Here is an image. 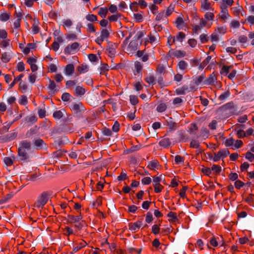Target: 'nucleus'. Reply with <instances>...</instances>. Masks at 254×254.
Masks as SVG:
<instances>
[{"instance_id":"nucleus-1","label":"nucleus","mask_w":254,"mask_h":254,"mask_svg":"<svg viewBox=\"0 0 254 254\" xmlns=\"http://www.w3.org/2000/svg\"><path fill=\"white\" fill-rule=\"evenodd\" d=\"M52 194V192L51 191L43 192L38 197L37 201L35 203V207L40 208L44 206Z\"/></svg>"},{"instance_id":"nucleus-2","label":"nucleus","mask_w":254,"mask_h":254,"mask_svg":"<svg viewBox=\"0 0 254 254\" xmlns=\"http://www.w3.org/2000/svg\"><path fill=\"white\" fill-rule=\"evenodd\" d=\"M174 11V5L170 4L166 10L159 12L156 16L155 20L157 21H165Z\"/></svg>"},{"instance_id":"nucleus-3","label":"nucleus","mask_w":254,"mask_h":254,"mask_svg":"<svg viewBox=\"0 0 254 254\" xmlns=\"http://www.w3.org/2000/svg\"><path fill=\"white\" fill-rule=\"evenodd\" d=\"M79 44L74 42L71 44L68 45L64 49V53L66 54L70 55L77 52L79 50Z\"/></svg>"},{"instance_id":"nucleus-4","label":"nucleus","mask_w":254,"mask_h":254,"mask_svg":"<svg viewBox=\"0 0 254 254\" xmlns=\"http://www.w3.org/2000/svg\"><path fill=\"white\" fill-rule=\"evenodd\" d=\"M221 11L219 14V16L223 20L226 21L230 17L227 6L225 4H222L221 5Z\"/></svg>"},{"instance_id":"nucleus-5","label":"nucleus","mask_w":254,"mask_h":254,"mask_svg":"<svg viewBox=\"0 0 254 254\" xmlns=\"http://www.w3.org/2000/svg\"><path fill=\"white\" fill-rule=\"evenodd\" d=\"M142 225V221L138 220L134 223H131L129 224V229L132 232H135L137 231Z\"/></svg>"},{"instance_id":"nucleus-6","label":"nucleus","mask_w":254,"mask_h":254,"mask_svg":"<svg viewBox=\"0 0 254 254\" xmlns=\"http://www.w3.org/2000/svg\"><path fill=\"white\" fill-rule=\"evenodd\" d=\"M201 10L202 11H213V8L208 0H203L201 2Z\"/></svg>"},{"instance_id":"nucleus-7","label":"nucleus","mask_w":254,"mask_h":254,"mask_svg":"<svg viewBox=\"0 0 254 254\" xmlns=\"http://www.w3.org/2000/svg\"><path fill=\"white\" fill-rule=\"evenodd\" d=\"M217 83V77L214 73H212L204 81L203 84L206 85H215Z\"/></svg>"},{"instance_id":"nucleus-8","label":"nucleus","mask_w":254,"mask_h":254,"mask_svg":"<svg viewBox=\"0 0 254 254\" xmlns=\"http://www.w3.org/2000/svg\"><path fill=\"white\" fill-rule=\"evenodd\" d=\"M175 24L179 30L183 29L187 25L182 16H179L177 18Z\"/></svg>"},{"instance_id":"nucleus-9","label":"nucleus","mask_w":254,"mask_h":254,"mask_svg":"<svg viewBox=\"0 0 254 254\" xmlns=\"http://www.w3.org/2000/svg\"><path fill=\"white\" fill-rule=\"evenodd\" d=\"M12 54L13 53L10 50L3 53L1 57L2 61L5 63H8L11 59Z\"/></svg>"},{"instance_id":"nucleus-10","label":"nucleus","mask_w":254,"mask_h":254,"mask_svg":"<svg viewBox=\"0 0 254 254\" xmlns=\"http://www.w3.org/2000/svg\"><path fill=\"white\" fill-rule=\"evenodd\" d=\"M142 68V64L139 62H135L134 63V74L141 77L142 75L141 70Z\"/></svg>"},{"instance_id":"nucleus-11","label":"nucleus","mask_w":254,"mask_h":254,"mask_svg":"<svg viewBox=\"0 0 254 254\" xmlns=\"http://www.w3.org/2000/svg\"><path fill=\"white\" fill-rule=\"evenodd\" d=\"M74 72V66L72 64H67L64 68V74L67 76H70Z\"/></svg>"},{"instance_id":"nucleus-12","label":"nucleus","mask_w":254,"mask_h":254,"mask_svg":"<svg viewBox=\"0 0 254 254\" xmlns=\"http://www.w3.org/2000/svg\"><path fill=\"white\" fill-rule=\"evenodd\" d=\"M28 151L25 149L18 148V156L21 160H25L28 158Z\"/></svg>"},{"instance_id":"nucleus-13","label":"nucleus","mask_w":254,"mask_h":254,"mask_svg":"<svg viewBox=\"0 0 254 254\" xmlns=\"http://www.w3.org/2000/svg\"><path fill=\"white\" fill-rule=\"evenodd\" d=\"M49 83L48 88L51 92L55 93L59 90L60 87L57 85L54 81L50 79Z\"/></svg>"},{"instance_id":"nucleus-14","label":"nucleus","mask_w":254,"mask_h":254,"mask_svg":"<svg viewBox=\"0 0 254 254\" xmlns=\"http://www.w3.org/2000/svg\"><path fill=\"white\" fill-rule=\"evenodd\" d=\"M18 148L29 151L31 149V143L29 141L27 140L22 141L19 144V147Z\"/></svg>"},{"instance_id":"nucleus-15","label":"nucleus","mask_w":254,"mask_h":254,"mask_svg":"<svg viewBox=\"0 0 254 254\" xmlns=\"http://www.w3.org/2000/svg\"><path fill=\"white\" fill-rule=\"evenodd\" d=\"M148 167L152 170H158L159 168V163L157 160H154L148 163Z\"/></svg>"},{"instance_id":"nucleus-16","label":"nucleus","mask_w":254,"mask_h":254,"mask_svg":"<svg viewBox=\"0 0 254 254\" xmlns=\"http://www.w3.org/2000/svg\"><path fill=\"white\" fill-rule=\"evenodd\" d=\"M82 105L81 103H72L70 106V109L72 111L75 113H77L80 111V108Z\"/></svg>"},{"instance_id":"nucleus-17","label":"nucleus","mask_w":254,"mask_h":254,"mask_svg":"<svg viewBox=\"0 0 254 254\" xmlns=\"http://www.w3.org/2000/svg\"><path fill=\"white\" fill-rule=\"evenodd\" d=\"M82 218V217L81 215L78 216L69 215L68 221L70 223H78Z\"/></svg>"},{"instance_id":"nucleus-18","label":"nucleus","mask_w":254,"mask_h":254,"mask_svg":"<svg viewBox=\"0 0 254 254\" xmlns=\"http://www.w3.org/2000/svg\"><path fill=\"white\" fill-rule=\"evenodd\" d=\"M11 44V42L9 39L1 40L0 41V47L2 49L9 48Z\"/></svg>"},{"instance_id":"nucleus-19","label":"nucleus","mask_w":254,"mask_h":254,"mask_svg":"<svg viewBox=\"0 0 254 254\" xmlns=\"http://www.w3.org/2000/svg\"><path fill=\"white\" fill-rule=\"evenodd\" d=\"M35 47H36L35 44L32 43H29L23 49V50H22V52L24 54L27 55L29 53V52H30V51L31 50L35 49Z\"/></svg>"},{"instance_id":"nucleus-20","label":"nucleus","mask_w":254,"mask_h":254,"mask_svg":"<svg viewBox=\"0 0 254 254\" xmlns=\"http://www.w3.org/2000/svg\"><path fill=\"white\" fill-rule=\"evenodd\" d=\"M74 92L76 96H82L85 93V89L81 86H77L75 89Z\"/></svg>"},{"instance_id":"nucleus-21","label":"nucleus","mask_w":254,"mask_h":254,"mask_svg":"<svg viewBox=\"0 0 254 254\" xmlns=\"http://www.w3.org/2000/svg\"><path fill=\"white\" fill-rule=\"evenodd\" d=\"M205 76L204 74L196 77L194 79V83L196 85H200L202 83L203 84L205 80Z\"/></svg>"},{"instance_id":"nucleus-22","label":"nucleus","mask_w":254,"mask_h":254,"mask_svg":"<svg viewBox=\"0 0 254 254\" xmlns=\"http://www.w3.org/2000/svg\"><path fill=\"white\" fill-rule=\"evenodd\" d=\"M73 22L70 19H64L62 20V25L65 29L70 28Z\"/></svg>"},{"instance_id":"nucleus-23","label":"nucleus","mask_w":254,"mask_h":254,"mask_svg":"<svg viewBox=\"0 0 254 254\" xmlns=\"http://www.w3.org/2000/svg\"><path fill=\"white\" fill-rule=\"evenodd\" d=\"M171 55L174 56L177 58H182L186 56V52L184 51L181 50H176L175 51H172L171 53Z\"/></svg>"},{"instance_id":"nucleus-24","label":"nucleus","mask_w":254,"mask_h":254,"mask_svg":"<svg viewBox=\"0 0 254 254\" xmlns=\"http://www.w3.org/2000/svg\"><path fill=\"white\" fill-rule=\"evenodd\" d=\"M159 144L161 146H162V147L165 148V147L169 146L170 145L171 142L169 138H164L162 139L159 141Z\"/></svg>"},{"instance_id":"nucleus-25","label":"nucleus","mask_w":254,"mask_h":254,"mask_svg":"<svg viewBox=\"0 0 254 254\" xmlns=\"http://www.w3.org/2000/svg\"><path fill=\"white\" fill-rule=\"evenodd\" d=\"M88 70V66L86 64H82L77 67V70L80 73H86Z\"/></svg>"},{"instance_id":"nucleus-26","label":"nucleus","mask_w":254,"mask_h":254,"mask_svg":"<svg viewBox=\"0 0 254 254\" xmlns=\"http://www.w3.org/2000/svg\"><path fill=\"white\" fill-rule=\"evenodd\" d=\"M87 243L84 241H82L80 243L78 244V246L76 247H74L73 248V252L76 253L77 251H78L79 250H80L81 248L85 247L87 245Z\"/></svg>"},{"instance_id":"nucleus-27","label":"nucleus","mask_w":254,"mask_h":254,"mask_svg":"<svg viewBox=\"0 0 254 254\" xmlns=\"http://www.w3.org/2000/svg\"><path fill=\"white\" fill-rule=\"evenodd\" d=\"M64 112V110L56 111L53 113V117L55 119H60L63 117Z\"/></svg>"},{"instance_id":"nucleus-28","label":"nucleus","mask_w":254,"mask_h":254,"mask_svg":"<svg viewBox=\"0 0 254 254\" xmlns=\"http://www.w3.org/2000/svg\"><path fill=\"white\" fill-rule=\"evenodd\" d=\"M145 80L149 84L154 85L156 83L155 77L152 75H148Z\"/></svg>"},{"instance_id":"nucleus-29","label":"nucleus","mask_w":254,"mask_h":254,"mask_svg":"<svg viewBox=\"0 0 254 254\" xmlns=\"http://www.w3.org/2000/svg\"><path fill=\"white\" fill-rule=\"evenodd\" d=\"M24 75L23 74H21L18 76L14 78L13 81L9 84V88H12L15 84L18 82V81H20L22 79V78L23 77Z\"/></svg>"},{"instance_id":"nucleus-30","label":"nucleus","mask_w":254,"mask_h":254,"mask_svg":"<svg viewBox=\"0 0 254 254\" xmlns=\"http://www.w3.org/2000/svg\"><path fill=\"white\" fill-rule=\"evenodd\" d=\"M185 34L183 32H179L178 35H177L175 37V42H178L180 43H182L183 40L185 38Z\"/></svg>"},{"instance_id":"nucleus-31","label":"nucleus","mask_w":254,"mask_h":254,"mask_svg":"<svg viewBox=\"0 0 254 254\" xmlns=\"http://www.w3.org/2000/svg\"><path fill=\"white\" fill-rule=\"evenodd\" d=\"M122 15L120 13H116V14L112 15L108 17L109 20L111 22L117 21L119 18L122 17Z\"/></svg>"},{"instance_id":"nucleus-32","label":"nucleus","mask_w":254,"mask_h":254,"mask_svg":"<svg viewBox=\"0 0 254 254\" xmlns=\"http://www.w3.org/2000/svg\"><path fill=\"white\" fill-rule=\"evenodd\" d=\"M108 11V9L106 7H100L99 9V11L98 12V14L102 18H105L107 13Z\"/></svg>"},{"instance_id":"nucleus-33","label":"nucleus","mask_w":254,"mask_h":254,"mask_svg":"<svg viewBox=\"0 0 254 254\" xmlns=\"http://www.w3.org/2000/svg\"><path fill=\"white\" fill-rule=\"evenodd\" d=\"M85 18L87 21L90 22H97L98 21L96 15L93 14H88L85 16Z\"/></svg>"},{"instance_id":"nucleus-34","label":"nucleus","mask_w":254,"mask_h":254,"mask_svg":"<svg viewBox=\"0 0 254 254\" xmlns=\"http://www.w3.org/2000/svg\"><path fill=\"white\" fill-rule=\"evenodd\" d=\"M110 33L107 29H102L100 36L104 40L107 39L109 36Z\"/></svg>"},{"instance_id":"nucleus-35","label":"nucleus","mask_w":254,"mask_h":254,"mask_svg":"<svg viewBox=\"0 0 254 254\" xmlns=\"http://www.w3.org/2000/svg\"><path fill=\"white\" fill-rule=\"evenodd\" d=\"M214 17V15L213 12V11H209L208 12H206L204 15L205 19L207 20H213Z\"/></svg>"},{"instance_id":"nucleus-36","label":"nucleus","mask_w":254,"mask_h":254,"mask_svg":"<svg viewBox=\"0 0 254 254\" xmlns=\"http://www.w3.org/2000/svg\"><path fill=\"white\" fill-rule=\"evenodd\" d=\"M32 30L34 34H37L39 32V29L38 27V21L36 19L34 20V23L32 27Z\"/></svg>"},{"instance_id":"nucleus-37","label":"nucleus","mask_w":254,"mask_h":254,"mask_svg":"<svg viewBox=\"0 0 254 254\" xmlns=\"http://www.w3.org/2000/svg\"><path fill=\"white\" fill-rule=\"evenodd\" d=\"M167 109V106L165 103L159 104L156 110L160 113L164 112Z\"/></svg>"},{"instance_id":"nucleus-38","label":"nucleus","mask_w":254,"mask_h":254,"mask_svg":"<svg viewBox=\"0 0 254 254\" xmlns=\"http://www.w3.org/2000/svg\"><path fill=\"white\" fill-rule=\"evenodd\" d=\"M34 145L38 148H42L44 145V142L41 139L38 138L35 140Z\"/></svg>"},{"instance_id":"nucleus-39","label":"nucleus","mask_w":254,"mask_h":254,"mask_svg":"<svg viewBox=\"0 0 254 254\" xmlns=\"http://www.w3.org/2000/svg\"><path fill=\"white\" fill-rule=\"evenodd\" d=\"M179 68L181 70H185L188 67V64L184 61H181L178 64Z\"/></svg>"},{"instance_id":"nucleus-40","label":"nucleus","mask_w":254,"mask_h":254,"mask_svg":"<svg viewBox=\"0 0 254 254\" xmlns=\"http://www.w3.org/2000/svg\"><path fill=\"white\" fill-rule=\"evenodd\" d=\"M148 6L153 14H156L157 12L158 7L155 4L150 3Z\"/></svg>"},{"instance_id":"nucleus-41","label":"nucleus","mask_w":254,"mask_h":254,"mask_svg":"<svg viewBox=\"0 0 254 254\" xmlns=\"http://www.w3.org/2000/svg\"><path fill=\"white\" fill-rule=\"evenodd\" d=\"M230 96V92L226 91L221 94L218 97L219 99L221 101H224Z\"/></svg>"},{"instance_id":"nucleus-42","label":"nucleus","mask_w":254,"mask_h":254,"mask_svg":"<svg viewBox=\"0 0 254 254\" xmlns=\"http://www.w3.org/2000/svg\"><path fill=\"white\" fill-rule=\"evenodd\" d=\"M211 172L215 174H218L221 171V167L217 165H213L211 168Z\"/></svg>"},{"instance_id":"nucleus-43","label":"nucleus","mask_w":254,"mask_h":254,"mask_svg":"<svg viewBox=\"0 0 254 254\" xmlns=\"http://www.w3.org/2000/svg\"><path fill=\"white\" fill-rule=\"evenodd\" d=\"M87 31L89 33H95L96 30L93 24L88 23L86 25Z\"/></svg>"},{"instance_id":"nucleus-44","label":"nucleus","mask_w":254,"mask_h":254,"mask_svg":"<svg viewBox=\"0 0 254 254\" xmlns=\"http://www.w3.org/2000/svg\"><path fill=\"white\" fill-rule=\"evenodd\" d=\"M235 142V140L232 138H230L226 139L225 141V145L226 147H233L234 143Z\"/></svg>"},{"instance_id":"nucleus-45","label":"nucleus","mask_w":254,"mask_h":254,"mask_svg":"<svg viewBox=\"0 0 254 254\" xmlns=\"http://www.w3.org/2000/svg\"><path fill=\"white\" fill-rule=\"evenodd\" d=\"M243 142L241 140H237L235 141L234 143L233 147H232V149H236L240 148L243 145Z\"/></svg>"},{"instance_id":"nucleus-46","label":"nucleus","mask_w":254,"mask_h":254,"mask_svg":"<svg viewBox=\"0 0 254 254\" xmlns=\"http://www.w3.org/2000/svg\"><path fill=\"white\" fill-rule=\"evenodd\" d=\"M234 108V104L233 103H228L226 104L225 105L221 107V109L223 111H227L229 109H233Z\"/></svg>"},{"instance_id":"nucleus-47","label":"nucleus","mask_w":254,"mask_h":254,"mask_svg":"<svg viewBox=\"0 0 254 254\" xmlns=\"http://www.w3.org/2000/svg\"><path fill=\"white\" fill-rule=\"evenodd\" d=\"M210 39L212 42H217L219 40V35L214 31L211 35Z\"/></svg>"},{"instance_id":"nucleus-48","label":"nucleus","mask_w":254,"mask_h":254,"mask_svg":"<svg viewBox=\"0 0 254 254\" xmlns=\"http://www.w3.org/2000/svg\"><path fill=\"white\" fill-rule=\"evenodd\" d=\"M184 161V158L180 156L177 155L175 157V162L177 164H183Z\"/></svg>"},{"instance_id":"nucleus-49","label":"nucleus","mask_w":254,"mask_h":254,"mask_svg":"<svg viewBox=\"0 0 254 254\" xmlns=\"http://www.w3.org/2000/svg\"><path fill=\"white\" fill-rule=\"evenodd\" d=\"M199 39L202 43H205L207 42L209 40V37L206 34H202L199 36Z\"/></svg>"},{"instance_id":"nucleus-50","label":"nucleus","mask_w":254,"mask_h":254,"mask_svg":"<svg viewBox=\"0 0 254 254\" xmlns=\"http://www.w3.org/2000/svg\"><path fill=\"white\" fill-rule=\"evenodd\" d=\"M240 26V23L239 21L236 20H233L230 23V26L233 28H238Z\"/></svg>"},{"instance_id":"nucleus-51","label":"nucleus","mask_w":254,"mask_h":254,"mask_svg":"<svg viewBox=\"0 0 254 254\" xmlns=\"http://www.w3.org/2000/svg\"><path fill=\"white\" fill-rule=\"evenodd\" d=\"M168 217L171 218L170 221L175 222L177 219V215L175 213L170 211L167 215Z\"/></svg>"},{"instance_id":"nucleus-52","label":"nucleus","mask_w":254,"mask_h":254,"mask_svg":"<svg viewBox=\"0 0 254 254\" xmlns=\"http://www.w3.org/2000/svg\"><path fill=\"white\" fill-rule=\"evenodd\" d=\"M7 37V33L4 29H0V40L6 39Z\"/></svg>"},{"instance_id":"nucleus-53","label":"nucleus","mask_w":254,"mask_h":254,"mask_svg":"<svg viewBox=\"0 0 254 254\" xmlns=\"http://www.w3.org/2000/svg\"><path fill=\"white\" fill-rule=\"evenodd\" d=\"M71 96L68 93H64L62 96V99L64 102L68 101L71 98Z\"/></svg>"},{"instance_id":"nucleus-54","label":"nucleus","mask_w":254,"mask_h":254,"mask_svg":"<svg viewBox=\"0 0 254 254\" xmlns=\"http://www.w3.org/2000/svg\"><path fill=\"white\" fill-rule=\"evenodd\" d=\"M133 17L135 20L137 22L142 21L143 19L142 15L141 13H134Z\"/></svg>"},{"instance_id":"nucleus-55","label":"nucleus","mask_w":254,"mask_h":254,"mask_svg":"<svg viewBox=\"0 0 254 254\" xmlns=\"http://www.w3.org/2000/svg\"><path fill=\"white\" fill-rule=\"evenodd\" d=\"M229 154V151L227 149H223L219 151V155H220L222 158L227 156Z\"/></svg>"},{"instance_id":"nucleus-56","label":"nucleus","mask_w":254,"mask_h":254,"mask_svg":"<svg viewBox=\"0 0 254 254\" xmlns=\"http://www.w3.org/2000/svg\"><path fill=\"white\" fill-rule=\"evenodd\" d=\"M3 161L6 166H9L12 165L13 160L10 157H5L3 159Z\"/></svg>"},{"instance_id":"nucleus-57","label":"nucleus","mask_w":254,"mask_h":254,"mask_svg":"<svg viewBox=\"0 0 254 254\" xmlns=\"http://www.w3.org/2000/svg\"><path fill=\"white\" fill-rule=\"evenodd\" d=\"M9 18V15L6 13H3L0 15V20L2 21H6Z\"/></svg>"},{"instance_id":"nucleus-58","label":"nucleus","mask_w":254,"mask_h":254,"mask_svg":"<svg viewBox=\"0 0 254 254\" xmlns=\"http://www.w3.org/2000/svg\"><path fill=\"white\" fill-rule=\"evenodd\" d=\"M129 98H130V102L131 104L132 105H136L138 102L137 97L135 95L130 96Z\"/></svg>"},{"instance_id":"nucleus-59","label":"nucleus","mask_w":254,"mask_h":254,"mask_svg":"<svg viewBox=\"0 0 254 254\" xmlns=\"http://www.w3.org/2000/svg\"><path fill=\"white\" fill-rule=\"evenodd\" d=\"M108 52L111 58L114 57L116 53V50L113 47H109L108 49Z\"/></svg>"},{"instance_id":"nucleus-60","label":"nucleus","mask_w":254,"mask_h":254,"mask_svg":"<svg viewBox=\"0 0 254 254\" xmlns=\"http://www.w3.org/2000/svg\"><path fill=\"white\" fill-rule=\"evenodd\" d=\"M151 182V179L150 177H144L141 180L142 184L144 185H149V184H150Z\"/></svg>"},{"instance_id":"nucleus-61","label":"nucleus","mask_w":254,"mask_h":254,"mask_svg":"<svg viewBox=\"0 0 254 254\" xmlns=\"http://www.w3.org/2000/svg\"><path fill=\"white\" fill-rule=\"evenodd\" d=\"M152 220L153 215L152 213H150V212H147L145 217V221L148 223H150L152 221Z\"/></svg>"},{"instance_id":"nucleus-62","label":"nucleus","mask_w":254,"mask_h":254,"mask_svg":"<svg viewBox=\"0 0 254 254\" xmlns=\"http://www.w3.org/2000/svg\"><path fill=\"white\" fill-rule=\"evenodd\" d=\"M16 69L19 72L24 70L25 67L24 63L23 62H19L17 64Z\"/></svg>"},{"instance_id":"nucleus-63","label":"nucleus","mask_w":254,"mask_h":254,"mask_svg":"<svg viewBox=\"0 0 254 254\" xmlns=\"http://www.w3.org/2000/svg\"><path fill=\"white\" fill-rule=\"evenodd\" d=\"M108 10H109L111 13H118V7L115 4H111L109 7Z\"/></svg>"},{"instance_id":"nucleus-64","label":"nucleus","mask_w":254,"mask_h":254,"mask_svg":"<svg viewBox=\"0 0 254 254\" xmlns=\"http://www.w3.org/2000/svg\"><path fill=\"white\" fill-rule=\"evenodd\" d=\"M246 158L250 161L252 162L254 160V154L250 152H248L246 154Z\"/></svg>"}]
</instances>
